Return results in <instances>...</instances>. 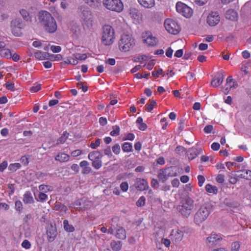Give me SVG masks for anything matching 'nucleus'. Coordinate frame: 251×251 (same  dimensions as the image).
Instances as JSON below:
<instances>
[{
    "label": "nucleus",
    "mask_w": 251,
    "mask_h": 251,
    "mask_svg": "<svg viewBox=\"0 0 251 251\" xmlns=\"http://www.w3.org/2000/svg\"><path fill=\"white\" fill-rule=\"evenodd\" d=\"M38 24L49 33H54L57 27L56 22L51 14L47 11H41L38 14Z\"/></svg>",
    "instance_id": "obj_1"
},
{
    "label": "nucleus",
    "mask_w": 251,
    "mask_h": 251,
    "mask_svg": "<svg viewBox=\"0 0 251 251\" xmlns=\"http://www.w3.org/2000/svg\"><path fill=\"white\" fill-rule=\"evenodd\" d=\"M212 210V206L209 204L201 205L196 212L194 217V223L200 225L208 218Z\"/></svg>",
    "instance_id": "obj_2"
},
{
    "label": "nucleus",
    "mask_w": 251,
    "mask_h": 251,
    "mask_svg": "<svg viewBox=\"0 0 251 251\" xmlns=\"http://www.w3.org/2000/svg\"><path fill=\"white\" fill-rule=\"evenodd\" d=\"M194 207L193 200L190 197H187L181 200V204L177 206V209L183 216L188 217L191 214Z\"/></svg>",
    "instance_id": "obj_3"
},
{
    "label": "nucleus",
    "mask_w": 251,
    "mask_h": 251,
    "mask_svg": "<svg viewBox=\"0 0 251 251\" xmlns=\"http://www.w3.org/2000/svg\"><path fill=\"white\" fill-rule=\"evenodd\" d=\"M114 30L113 27L109 25H105L103 27L102 33V43L105 46H109L114 42L115 38Z\"/></svg>",
    "instance_id": "obj_4"
},
{
    "label": "nucleus",
    "mask_w": 251,
    "mask_h": 251,
    "mask_svg": "<svg viewBox=\"0 0 251 251\" xmlns=\"http://www.w3.org/2000/svg\"><path fill=\"white\" fill-rule=\"evenodd\" d=\"M134 45V39L128 34H123L121 36L119 42L120 50L122 51H128Z\"/></svg>",
    "instance_id": "obj_5"
},
{
    "label": "nucleus",
    "mask_w": 251,
    "mask_h": 251,
    "mask_svg": "<svg viewBox=\"0 0 251 251\" xmlns=\"http://www.w3.org/2000/svg\"><path fill=\"white\" fill-rule=\"evenodd\" d=\"M79 15L84 23L88 26H92L93 23V16L88 7L81 6L79 8Z\"/></svg>",
    "instance_id": "obj_6"
},
{
    "label": "nucleus",
    "mask_w": 251,
    "mask_h": 251,
    "mask_svg": "<svg viewBox=\"0 0 251 251\" xmlns=\"http://www.w3.org/2000/svg\"><path fill=\"white\" fill-rule=\"evenodd\" d=\"M102 154L98 151L90 152L88 158L92 161V166L96 169H99L102 166Z\"/></svg>",
    "instance_id": "obj_7"
},
{
    "label": "nucleus",
    "mask_w": 251,
    "mask_h": 251,
    "mask_svg": "<svg viewBox=\"0 0 251 251\" xmlns=\"http://www.w3.org/2000/svg\"><path fill=\"white\" fill-rule=\"evenodd\" d=\"M103 4L107 9L117 12L123 9V4L120 0H103Z\"/></svg>",
    "instance_id": "obj_8"
},
{
    "label": "nucleus",
    "mask_w": 251,
    "mask_h": 251,
    "mask_svg": "<svg viewBox=\"0 0 251 251\" xmlns=\"http://www.w3.org/2000/svg\"><path fill=\"white\" fill-rule=\"evenodd\" d=\"M177 175V169L176 167H170L159 171L158 178L163 182L165 181L169 177H173Z\"/></svg>",
    "instance_id": "obj_9"
},
{
    "label": "nucleus",
    "mask_w": 251,
    "mask_h": 251,
    "mask_svg": "<svg viewBox=\"0 0 251 251\" xmlns=\"http://www.w3.org/2000/svg\"><path fill=\"white\" fill-rule=\"evenodd\" d=\"M164 25L165 29L168 31V32L172 34H177L180 31V28L179 25L176 21L173 19H166L164 22Z\"/></svg>",
    "instance_id": "obj_10"
},
{
    "label": "nucleus",
    "mask_w": 251,
    "mask_h": 251,
    "mask_svg": "<svg viewBox=\"0 0 251 251\" xmlns=\"http://www.w3.org/2000/svg\"><path fill=\"white\" fill-rule=\"evenodd\" d=\"M176 11L186 18H190L193 14V10L185 4L177 2L176 4Z\"/></svg>",
    "instance_id": "obj_11"
},
{
    "label": "nucleus",
    "mask_w": 251,
    "mask_h": 251,
    "mask_svg": "<svg viewBox=\"0 0 251 251\" xmlns=\"http://www.w3.org/2000/svg\"><path fill=\"white\" fill-rule=\"evenodd\" d=\"M11 31L14 35L19 36L21 34V29L23 28V24L21 19L19 18L13 20L11 22Z\"/></svg>",
    "instance_id": "obj_12"
},
{
    "label": "nucleus",
    "mask_w": 251,
    "mask_h": 251,
    "mask_svg": "<svg viewBox=\"0 0 251 251\" xmlns=\"http://www.w3.org/2000/svg\"><path fill=\"white\" fill-rule=\"evenodd\" d=\"M143 41L150 46H154L157 43V39L155 37L152 36L150 31H146L142 33Z\"/></svg>",
    "instance_id": "obj_13"
},
{
    "label": "nucleus",
    "mask_w": 251,
    "mask_h": 251,
    "mask_svg": "<svg viewBox=\"0 0 251 251\" xmlns=\"http://www.w3.org/2000/svg\"><path fill=\"white\" fill-rule=\"evenodd\" d=\"M220 20V17L217 12H211L207 18V23L210 26H215Z\"/></svg>",
    "instance_id": "obj_14"
},
{
    "label": "nucleus",
    "mask_w": 251,
    "mask_h": 251,
    "mask_svg": "<svg viewBox=\"0 0 251 251\" xmlns=\"http://www.w3.org/2000/svg\"><path fill=\"white\" fill-rule=\"evenodd\" d=\"M226 84L223 88V92L225 94L227 95L231 89L236 88L238 85L236 81H233V78L230 76L226 78Z\"/></svg>",
    "instance_id": "obj_15"
},
{
    "label": "nucleus",
    "mask_w": 251,
    "mask_h": 251,
    "mask_svg": "<svg viewBox=\"0 0 251 251\" xmlns=\"http://www.w3.org/2000/svg\"><path fill=\"white\" fill-rule=\"evenodd\" d=\"M47 235L48 240L49 242H53L56 237L57 231L55 226H53L51 224L47 228Z\"/></svg>",
    "instance_id": "obj_16"
},
{
    "label": "nucleus",
    "mask_w": 251,
    "mask_h": 251,
    "mask_svg": "<svg viewBox=\"0 0 251 251\" xmlns=\"http://www.w3.org/2000/svg\"><path fill=\"white\" fill-rule=\"evenodd\" d=\"M183 232L180 229H174L171 234V239L175 244L179 243L183 239Z\"/></svg>",
    "instance_id": "obj_17"
},
{
    "label": "nucleus",
    "mask_w": 251,
    "mask_h": 251,
    "mask_svg": "<svg viewBox=\"0 0 251 251\" xmlns=\"http://www.w3.org/2000/svg\"><path fill=\"white\" fill-rule=\"evenodd\" d=\"M135 185L136 189L139 191H144L149 187L147 181L144 179L140 178L136 179Z\"/></svg>",
    "instance_id": "obj_18"
},
{
    "label": "nucleus",
    "mask_w": 251,
    "mask_h": 251,
    "mask_svg": "<svg viewBox=\"0 0 251 251\" xmlns=\"http://www.w3.org/2000/svg\"><path fill=\"white\" fill-rule=\"evenodd\" d=\"M222 238L221 235L216 234H211L206 238V243L209 245L217 244V243L222 240Z\"/></svg>",
    "instance_id": "obj_19"
},
{
    "label": "nucleus",
    "mask_w": 251,
    "mask_h": 251,
    "mask_svg": "<svg viewBox=\"0 0 251 251\" xmlns=\"http://www.w3.org/2000/svg\"><path fill=\"white\" fill-rule=\"evenodd\" d=\"M223 80L224 75L223 73H218L215 77L211 81V85L213 87H218L223 83Z\"/></svg>",
    "instance_id": "obj_20"
},
{
    "label": "nucleus",
    "mask_w": 251,
    "mask_h": 251,
    "mask_svg": "<svg viewBox=\"0 0 251 251\" xmlns=\"http://www.w3.org/2000/svg\"><path fill=\"white\" fill-rule=\"evenodd\" d=\"M115 236L120 239L124 240L126 238V232L125 229L121 226L118 225L116 229V233L115 234Z\"/></svg>",
    "instance_id": "obj_21"
},
{
    "label": "nucleus",
    "mask_w": 251,
    "mask_h": 251,
    "mask_svg": "<svg viewBox=\"0 0 251 251\" xmlns=\"http://www.w3.org/2000/svg\"><path fill=\"white\" fill-rule=\"evenodd\" d=\"M89 163L87 161L83 160L80 162L79 166L82 169V173L83 174H88L92 170L89 166Z\"/></svg>",
    "instance_id": "obj_22"
},
{
    "label": "nucleus",
    "mask_w": 251,
    "mask_h": 251,
    "mask_svg": "<svg viewBox=\"0 0 251 251\" xmlns=\"http://www.w3.org/2000/svg\"><path fill=\"white\" fill-rule=\"evenodd\" d=\"M225 17L227 19L231 21H236L238 19V14L236 11L233 9H228L226 11Z\"/></svg>",
    "instance_id": "obj_23"
},
{
    "label": "nucleus",
    "mask_w": 251,
    "mask_h": 251,
    "mask_svg": "<svg viewBox=\"0 0 251 251\" xmlns=\"http://www.w3.org/2000/svg\"><path fill=\"white\" fill-rule=\"evenodd\" d=\"M119 218L118 217H114L111 219V226L109 228L108 232L111 234H114V230H116L117 226H118V221Z\"/></svg>",
    "instance_id": "obj_24"
},
{
    "label": "nucleus",
    "mask_w": 251,
    "mask_h": 251,
    "mask_svg": "<svg viewBox=\"0 0 251 251\" xmlns=\"http://www.w3.org/2000/svg\"><path fill=\"white\" fill-rule=\"evenodd\" d=\"M23 201L25 204H31L34 202V199L30 192L26 191L24 195Z\"/></svg>",
    "instance_id": "obj_25"
},
{
    "label": "nucleus",
    "mask_w": 251,
    "mask_h": 251,
    "mask_svg": "<svg viewBox=\"0 0 251 251\" xmlns=\"http://www.w3.org/2000/svg\"><path fill=\"white\" fill-rule=\"evenodd\" d=\"M139 3L145 8L152 7L155 4L154 0H138Z\"/></svg>",
    "instance_id": "obj_26"
},
{
    "label": "nucleus",
    "mask_w": 251,
    "mask_h": 251,
    "mask_svg": "<svg viewBox=\"0 0 251 251\" xmlns=\"http://www.w3.org/2000/svg\"><path fill=\"white\" fill-rule=\"evenodd\" d=\"M237 173L239 174L238 177L240 178H245L248 180L251 179V171H238Z\"/></svg>",
    "instance_id": "obj_27"
},
{
    "label": "nucleus",
    "mask_w": 251,
    "mask_h": 251,
    "mask_svg": "<svg viewBox=\"0 0 251 251\" xmlns=\"http://www.w3.org/2000/svg\"><path fill=\"white\" fill-rule=\"evenodd\" d=\"M70 156L64 153H59L55 157V160L60 162H65L69 160Z\"/></svg>",
    "instance_id": "obj_28"
},
{
    "label": "nucleus",
    "mask_w": 251,
    "mask_h": 251,
    "mask_svg": "<svg viewBox=\"0 0 251 251\" xmlns=\"http://www.w3.org/2000/svg\"><path fill=\"white\" fill-rule=\"evenodd\" d=\"M199 153V151L197 149L195 148L189 149L188 151V158L192 160L196 158Z\"/></svg>",
    "instance_id": "obj_29"
},
{
    "label": "nucleus",
    "mask_w": 251,
    "mask_h": 251,
    "mask_svg": "<svg viewBox=\"0 0 251 251\" xmlns=\"http://www.w3.org/2000/svg\"><path fill=\"white\" fill-rule=\"evenodd\" d=\"M122 246V243L121 241H112L110 243L111 248L116 251L121 250Z\"/></svg>",
    "instance_id": "obj_30"
},
{
    "label": "nucleus",
    "mask_w": 251,
    "mask_h": 251,
    "mask_svg": "<svg viewBox=\"0 0 251 251\" xmlns=\"http://www.w3.org/2000/svg\"><path fill=\"white\" fill-rule=\"evenodd\" d=\"M63 227L67 232H72L75 230V227L69 224V222L67 220H64L63 221Z\"/></svg>",
    "instance_id": "obj_31"
},
{
    "label": "nucleus",
    "mask_w": 251,
    "mask_h": 251,
    "mask_svg": "<svg viewBox=\"0 0 251 251\" xmlns=\"http://www.w3.org/2000/svg\"><path fill=\"white\" fill-rule=\"evenodd\" d=\"M205 188L208 193H213L214 194H216L218 193V189L215 186L208 184L206 185Z\"/></svg>",
    "instance_id": "obj_32"
},
{
    "label": "nucleus",
    "mask_w": 251,
    "mask_h": 251,
    "mask_svg": "<svg viewBox=\"0 0 251 251\" xmlns=\"http://www.w3.org/2000/svg\"><path fill=\"white\" fill-rule=\"evenodd\" d=\"M0 55L3 57L6 58H11L12 54L10 50L7 49H2L0 50Z\"/></svg>",
    "instance_id": "obj_33"
},
{
    "label": "nucleus",
    "mask_w": 251,
    "mask_h": 251,
    "mask_svg": "<svg viewBox=\"0 0 251 251\" xmlns=\"http://www.w3.org/2000/svg\"><path fill=\"white\" fill-rule=\"evenodd\" d=\"M85 3L93 7H98L100 4V0H83Z\"/></svg>",
    "instance_id": "obj_34"
},
{
    "label": "nucleus",
    "mask_w": 251,
    "mask_h": 251,
    "mask_svg": "<svg viewBox=\"0 0 251 251\" xmlns=\"http://www.w3.org/2000/svg\"><path fill=\"white\" fill-rule=\"evenodd\" d=\"M15 207L16 210L18 211L19 213H21L22 212L23 210V205L20 201L17 200L15 201Z\"/></svg>",
    "instance_id": "obj_35"
},
{
    "label": "nucleus",
    "mask_w": 251,
    "mask_h": 251,
    "mask_svg": "<svg viewBox=\"0 0 251 251\" xmlns=\"http://www.w3.org/2000/svg\"><path fill=\"white\" fill-rule=\"evenodd\" d=\"M132 146L131 143L126 142L122 146V150L125 152H130L132 151Z\"/></svg>",
    "instance_id": "obj_36"
},
{
    "label": "nucleus",
    "mask_w": 251,
    "mask_h": 251,
    "mask_svg": "<svg viewBox=\"0 0 251 251\" xmlns=\"http://www.w3.org/2000/svg\"><path fill=\"white\" fill-rule=\"evenodd\" d=\"M39 190L40 191H43L44 193L47 192L48 191H51L52 190V187L50 185H46L44 184L40 185L39 186Z\"/></svg>",
    "instance_id": "obj_37"
},
{
    "label": "nucleus",
    "mask_w": 251,
    "mask_h": 251,
    "mask_svg": "<svg viewBox=\"0 0 251 251\" xmlns=\"http://www.w3.org/2000/svg\"><path fill=\"white\" fill-rule=\"evenodd\" d=\"M69 133L66 131L64 132L61 136L57 140V144L64 143L68 138Z\"/></svg>",
    "instance_id": "obj_38"
},
{
    "label": "nucleus",
    "mask_w": 251,
    "mask_h": 251,
    "mask_svg": "<svg viewBox=\"0 0 251 251\" xmlns=\"http://www.w3.org/2000/svg\"><path fill=\"white\" fill-rule=\"evenodd\" d=\"M113 130L110 132V134L113 136H117L119 135L120 128L118 126H115L112 127Z\"/></svg>",
    "instance_id": "obj_39"
},
{
    "label": "nucleus",
    "mask_w": 251,
    "mask_h": 251,
    "mask_svg": "<svg viewBox=\"0 0 251 251\" xmlns=\"http://www.w3.org/2000/svg\"><path fill=\"white\" fill-rule=\"evenodd\" d=\"M21 165L19 163H15L13 164H10L8 167V169L12 172H15L18 169H20Z\"/></svg>",
    "instance_id": "obj_40"
},
{
    "label": "nucleus",
    "mask_w": 251,
    "mask_h": 251,
    "mask_svg": "<svg viewBox=\"0 0 251 251\" xmlns=\"http://www.w3.org/2000/svg\"><path fill=\"white\" fill-rule=\"evenodd\" d=\"M73 56L77 60H83L87 58V55L85 53L81 54L76 53L73 54Z\"/></svg>",
    "instance_id": "obj_41"
},
{
    "label": "nucleus",
    "mask_w": 251,
    "mask_h": 251,
    "mask_svg": "<svg viewBox=\"0 0 251 251\" xmlns=\"http://www.w3.org/2000/svg\"><path fill=\"white\" fill-rule=\"evenodd\" d=\"M54 209L56 210H60L61 211L66 212L67 208L65 205H64L63 204H61V203H60L59 202H56L55 206H54Z\"/></svg>",
    "instance_id": "obj_42"
},
{
    "label": "nucleus",
    "mask_w": 251,
    "mask_h": 251,
    "mask_svg": "<svg viewBox=\"0 0 251 251\" xmlns=\"http://www.w3.org/2000/svg\"><path fill=\"white\" fill-rule=\"evenodd\" d=\"M20 13L23 18L26 20V21H28L30 20V16L28 12L25 9H22L20 10Z\"/></svg>",
    "instance_id": "obj_43"
},
{
    "label": "nucleus",
    "mask_w": 251,
    "mask_h": 251,
    "mask_svg": "<svg viewBox=\"0 0 251 251\" xmlns=\"http://www.w3.org/2000/svg\"><path fill=\"white\" fill-rule=\"evenodd\" d=\"M48 199V196L44 192H40L38 194V198L37 199V201L41 202H44L46 201Z\"/></svg>",
    "instance_id": "obj_44"
},
{
    "label": "nucleus",
    "mask_w": 251,
    "mask_h": 251,
    "mask_svg": "<svg viewBox=\"0 0 251 251\" xmlns=\"http://www.w3.org/2000/svg\"><path fill=\"white\" fill-rule=\"evenodd\" d=\"M46 53H43L41 51H38L34 53V56L36 58L42 60L45 58Z\"/></svg>",
    "instance_id": "obj_45"
},
{
    "label": "nucleus",
    "mask_w": 251,
    "mask_h": 251,
    "mask_svg": "<svg viewBox=\"0 0 251 251\" xmlns=\"http://www.w3.org/2000/svg\"><path fill=\"white\" fill-rule=\"evenodd\" d=\"M240 244L238 242H234L232 243L231 251H239Z\"/></svg>",
    "instance_id": "obj_46"
},
{
    "label": "nucleus",
    "mask_w": 251,
    "mask_h": 251,
    "mask_svg": "<svg viewBox=\"0 0 251 251\" xmlns=\"http://www.w3.org/2000/svg\"><path fill=\"white\" fill-rule=\"evenodd\" d=\"M101 140L97 139L95 142H92L90 144V147L92 149H96L100 145Z\"/></svg>",
    "instance_id": "obj_47"
},
{
    "label": "nucleus",
    "mask_w": 251,
    "mask_h": 251,
    "mask_svg": "<svg viewBox=\"0 0 251 251\" xmlns=\"http://www.w3.org/2000/svg\"><path fill=\"white\" fill-rule=\"evenodd\" d=\"M146 199L145 197L142 196L141 197L139 200L136 202V205L138 206H142L145 203Z\"/></svg>",
    "instance_id": "obj_48"
},
{
    "label": "nucleus",
    "mask_w": 251,
    "mask_h": 251,
    "mask_svg": "<svg viewBox=\"0 0 251 251\" xmlns=\"http://www.w3.org/2000/svg\"><path fill=\"white\" fill-rule=\"evenodd\" d=\"M112 151L116 154H119L121 151V148L118 144H116L112 147Z\"/></svg>",
    "instance_id": "obj_49"
},
{
    "label": "nucleus",
    "mask_w": 251,
    "mask_h": 251,
    "mask_svg": "<svg viewBox=\"0 0 251 251\" xmlns=\"http://www.w3.org/2000/svg\"><path fill=\"white\" fill-rule=\"evenodd\" d=\"M120 188L123 192H126L128 189V184L127 182H122L120 184Z\"/></svg>",
    "instance_id": "obj_50"
},
{
    "label": "nucleus",
    "mask_w": 251,
    "mask_h": 251,
    "mask_svg": "<svg viewBox=\"0 0 251 251\" xmlns=\"http://www.w3.org/2000/svg\"><path fill=\"white\" fill-rule=\"evenodd\" d=\"M150 104L146 105L147 109L149 111H151L153 108V106L156 104V102L154 100H150Z\"/></svg>",
    "instance_id": "obj_51"
},
{
    "label": "nucleus",
    "mask_w": 251,
    "mask_h": 251,
    "mask_svg": "<svg viewBox=\"0 0 251 251\" xmlns=\"http://www.w3.org/2000/svg\"><path fill=\"white\" fill-rule=\"evenodd\" d=\"M22 246L25 249H29L31 247V244L27 240H25L22 243Z\"/></svg>",
    "instance_id": "obj_52"
},
{
    "label": "nucleus",
    "mask_w": 251,
    "mask_h": 251,
    "mask_svg": "<svg viewBox=\"0 0 251 251\" xmlns=\"http://www.w3.org/2000/svg\"><path fill=\"white\" fill-rule=\"evenodd\" d=\"M198 184L199 186L201 187L202 186L203 183L205 181V178L204 176L202 175H199L198 176Z\"/></svg>",
    "instance_id": "obj_53"
},
{
    "label": "nucleus",
    "mask_w": 251,
    "mask_h": 251,
    "mask_svg": "<svg viewBox=\"0 0 251 251\" xmlns=\"http://www.w3.org/2000/svg\"><path fill=\"white\" fill-rule=\"evenodd\" d=\"M213 129V127L212 125H209L206 126L203 129V131L206 133H210Z\"/></svg>",
    "instance_id": "obj_54"
},
{
    "label": "nucleus",
    "mask_w": 251,
    "mask_h": 251,
    "mask_svg": "<svg viewBox=\"0 0 251 251\" xmlns=\"http://www.w3.org/2000/svg\"><path fill=\"white\" fill-rule=\"evenodd\" d=\"M216 181L220 183H222L224 182L225 180V176L223 175L219 174L216 177Z\"/></svg>",
    "instance_id": "obj_55"
},
{
    "label": "nucleus",
    "mask_w": 251,
    "mask_h": 251,
    "mask_svg": "<svg viewBox=\"0 0 251 251\" xmlns=\"http://www.w3.org/2000/svg\"><path fill=\"white\" fill-rule=\"evenodd\" d=\"M77 87L81 88L84 92H85L88 90V87L86 86L83 85L82 82H78L77 83Z\"/></svg>",
    "instance_id": "obj_56"
},
{
    "label": "nucleus",
    "mask_w": 251,
    "mask_h": 251,
    "mask_svg": "<svg viewBox=\"0 0 251 251\" xmlns=\"http://www.w3.org/2000/svg\"><path fill=\"white\" fill-rule=\"evenodd\" d=\"M104 153L105 155H107L110 158L112 156V153L111 152L110 147H108L106 149L104 150Z\"/></svg>",
    "instance_id": "obj_57"
},
{
    "label": "nucleus",
    "mask_w": 251,
    "mask_h": 251,
    "mask_svg": "<svg viewBox=\"0 0 251 251\" xmlns=\"http://www.w3.org/2000/svg\"><path fill=\"white\" fill-rule=\"evenodd\" d=\"M50 49L52 52L57 53L60 51L61 48L60 46H51Z\"/></svg>",
    "instance_id": "obj_58"
},
{
    "label": "nucleus",
    "mask_w": 251,
    "mask_h": 251,
    "mask_svg": "<svg viewBox=\"0 0 251 251\" xmlns=\"http://www.w3.org/2000/svg\"><path fill=\"white\" fill-rule=\"evenodd\" d=\"M162 244H164L165 247H169L170 245V241L169 239L166 238H162L161 239Z\"/></svg>",
    "instance_id": "obj_59"
},
{
    "label": "nucleus",
    "mask_w": 251,
    "mask_h": 251,
    "mask_svg": "<svg viewBox=\"0 0 251 251\" xmlns=\"http://www.w3.org/2000/svg\"><path fill=\"white\" fill-rule=\"evenodd\" d=\"M220 145L218 143L214 142L211 146V149L214 151H218L219 150Z\"/></svg>",
    "instance_id": "obj_60"
},
{
    "label": "nucleus",
    "mask_w": 251,
    "mask_h": 251,
    "mask_svg": "<svg viewBox=\"0 0 251 251\" xmlns=\"http://www.w3.org/2000/svg\"><path fill=\"white\" fill-rule=\"evenodd\" d=\"M41 89V86L40 84L37 85L36 86H32L30 88V90L32 92L35 93L38 92L39 90Z\"/></svg>",
    "instance_id": "obj_61"
},
{
    "label": "nucleus",
    "mask_w": 251,
    "mask_h": 251,
    "mask_svg": "<svg viewBox=\"0 0 251 251\" xmlns=\"http://www.w3.org/2000/svg\"><path fill=\"white\" fill-rule=\"evenodd\" d=\"M7 167V162L6 161H3L0 164V171L3 172Z\"/></svg>",
    "instance_id": "obj_62"
},
{
    "label": "nucleus",
    "mask_w": 251,
    "mask_h": 251,
    "mask_svg": "<svg viewBox=\"0 0 251 251\" xmlns=\"http://www.w3.org/2000/svg\"><path fill=\"white\" fill-rule=\"evenodd\" d=\"M5 87L8 90H11V91H14V85L13 83L7 82L5 84Z\"/></svg>",
    "instance_id": "obj_63"
},
{
    "label": "nucleus",
    "mask_w": 251,
    "mask_h": 251,
    "mask_svg": "<svg viewBox=\"0 0 251 251\" xmlns=\"http://www.w3.org/2000/svg\"><path fill=\"white\" fill-rule=\"evenodd\" d=\"M20 161L21 163L25 166L27 165L28 163V159L25 156L21 157Z\"/></svg>",
    "instance_id": "obj_64"
}]
</instances>
